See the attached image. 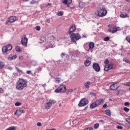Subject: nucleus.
Listing matches in <instances>:
<instances>
[{"label":"nucleus","instance_id":"39448f33","mask_svg":"<svg viewBox=\"0 0 130 130\" xmlns=\"http://www.w3.org/2000/svg\"><path fill=\"white\" fill-rule=\"evenodd\" d=\"M16 20H17V18L16 17V16H10L6 20L5 24L6 25H7V26H10V25H11V23H14V22H15Z\"/></svg>","mask_w":130,"mask_h":130},{"label":"nucleus","instance_id":"774afa93","mask_svg":"<svg viewBox=\"0 0 130 130\" xmlns=\"http://www.w3.org/2000/svg\"><path fill=\"white\" fill-rule=\"evenodd\" d=\"M16 66L19 67V66H20V64H16Z\"/></svg>","mask_w":130,"mask_h":130},{"label":"nucleus","instance_id":"cd10ccee","mask_svg":"<svg viewBox=\"0 0 130 130\" xmlns=\"http://www.w3.org/2000/svg\"><path fill=\"white\" fill-rule=\"evenodd\" d=\"M16 70L17 73H19V74H23V71H22V70H21V69H20V68H19L18 67H16Z\"/></svg>","mask_w":130,"mask_h":130},{"label":"nucleus","instance_id":"7ed1b4c3","mask_svg":"<svg viewBox=\"0 0 130 130\" xmlns=\"http://www.w3.org/2000/svg\"><path fill=\"white\" fill-rule=\"evenodd\" d=\"M70 38L71 41L72 42H75V44H77L76 42L78 41V40H80V39H81V35H80L79 33H73L71 34Z\"/></svg>","mask_w":130,"mask_h":130},{"label":"nucleus","instance_id":"dca6fc26","mask_svg":"<svg viewBox=\"0 0 130 130\" xmlns=\"http://www.w3.org/2000/svg\"><path fill=\"white\" fill-rule=\"evenodd\" d=\"M97 106H98L97 104H96L95 102H94L90 105V108H91V109H94V108H96Z\"/></svg>","mask_w":130,"mask_h":130},{"label":"nucleus","instance_id":"3c124183","mask_svg":"<svg viewBox=\"0 0 130 130\" xmlns=\"http://www.w3.org/2000/svg\"><path fill=\"white\" fill-rule=\"evenodd\" d=\"M60 55H61V57H63V56H64V55H66V53H61Z\"/></svg>","mask_w":130,"mask_h":130},{"label":"nucleus","instance_id":"9b49d317","mask_svg":"<svg viewBox=\"0 0 130 130\" xmlns=\"http://www.w3.org/2000/svg\"><path fill=\"white\" fill-rule=\"evenodd\" d=\"M92 68H93V70H94V71H95V72H96L97 73L100 72V66L98 63H93L92 65Z\"/></svg>","mask_w":130,"mask_h":130},{"label":"nucleus","instance_id":"680f3d73","mask_svg":"<svg viewBox=\"0 0 130 130\" xmlns=\"http://www.w3.org/2000/svg\"><path fill=\"white\" fill-rule=\"evenodd\" d=\"M19 59H23V56H20Z\"/></svg>","mask_w":130,"mask_h":130},{"label":"nucleus","instance_id":"20e7f679","mask_svg":"<svg viewBox=\"0 0 130 130\" xmlns=\"http://www.w3.org/2000/svg\"><path fill=\"white\" fill-rule=\"evenodd\" d=\"M67 91L66 85H60L55 90V93H64Z\"/></svg>","mask_w":130,"mask_h":130},{"label":"nucleus","instance_id":"4468645a","mask_svg":"<svg viewBox=\"0 0 130 130\" xmlns=\"http://www.w3.org/2000/svg\"><path fill=\"white\" fill-rule=\"evenodd\" d=\"M95 102L96 105H98V106H99V105H101V104H102V103L104 102V100L103 99H101L96 100Z\"/></svg>","mask_w":130,"mask_h":130},{"label":"nucleus","instance_id":"7c9ffc66","mask_svg":"<svg viewBox=\"0 0 130 130\" xmlns=\"http://www.w3.org/2000/svg\"><path fill=\"white\" fill-rule=\"evenodd\" d=\"M79 7L80 8H84V7H85V3H84L83 2H80L79 3Z\"/></svg>","mask_w":130,"mask_h":130},{"label":"nucleus","instance_id":"f257e3e1","mask_svg":"<svg viewBox=\"0 0 130 130\" xmlns=\"http://www.w3.org/2000/svg\"><path fill=\"white\" fill-rule=\"evenodd\" d=\"M28 85V81L26 79L23 78H19L18 81L16 82L15 85L16 90L18 91H22L24 90Z\"/></svg>","mask_w":130,"mask_h":130},{"label":"nucleus","instance_id":"69168bd1","mask_svg":"<svg viewBox=\"0 0 130 130\" xmlns=\"http://www.w3.org/2000/svg\"><path fill=\"white\" fill-rule=\"evenodd\" d=\"M8 70H12V68L11 67H8Z\"/></svg>","mask_w":130,"mask_h":130},{"label":"nucleus","instance_id":"5fc2aeb1","mask_svg":"<svg viewBox=\"0 0 130 130\" xmlns=\"http://www.w3.org/2000/svg\"><path fill=\"white\" fill-rule=\"evenodd\" d=\"M125 61L127 63H129L130 64V61L128 60V59H125Z\"/></svg>","mask_w":130,"mask_h":130},{"label":"nucleus","instance_id":"473e14b6","mask_svg":"<svg viewBox=\"0 0 130 130\" xmlns=\"http://www.w3.org/2000/svg\"><path fill=\"white\" fill-rule=\"evenodd\" d=\"M98 127H99V123H95L94 125V128L96 129V128H98Z\"/></svg>","mask_w":130,"mask_h":130},{"label":"nucleus","instance_id":"49530a36","mask_svg":"<svg viewBox=\"0 0 130 130\" xmlns=\"http://www.w3.org/2000/svg\"><path fill=\"white\" fill-rule=\"evenodd\" d=\"M125 121L128 122V123H129L130 124V119L129 118H126Z\"/></svg>","mask_w":130,"mask_h":130},{"label":"nucleus","instance_id":"09e8293b","mask_svg":"<svg viewBox=\"0 0 130 130\" xmlns=\"http://www.w3.org/2000/svg\"><path fill=\"white\" fill-rule=\"evenodd\" d=\"M124 105H125V106H128V105H129V102H125V103H124Z\"/></svg>","mask_w":130,"mask_h":130},{"label":"nucleus","instance_id":"c756f323","mask_svg":"<svg viewBox=\"0 0 130 130\" xmlns=\"http://www.w3.org/2000/svg\"><path fill=\"white\" fill-rule=\"evenodd\" d=\"M4 67H5V63H4V62L0 61V70H1V69H3Z\"/></svg>","mask_w":130,"mask_h":130},{"label":"nucleus","instance_id":"a19ab883","mask_svg":"<svg viewBox=\"0 0 130 130\" xmlns=\"http://www.w3.org/2000/svg\"><path fill=\"white\" fill-rule=\"evenodd\" d=\"M104 63L106 64H107L108 63H109V60L108 59H106L105 61H104Z\"/></svg>","mask_w":130,"mask_h":130},{"label":"nucleus","instance_id":"f03ea898","mask_svg":"<svg viewBox=\"0 0 130 130\" xmlns=\"http://www.w3.org/2000/svg\"><path fill=\"white\" fill-rule=\"evenodd\" d=\"M95 15L98 17H105V16L107 15V10H106V8H105V6H103L100 10L95 13Z\"/></svg>","mask_w":130,"mask_h":130},{"label":"nucleus","instance_id":"a211bd4d","mask_svg":"<svg viewBox=\"0 0 130 130\" xmlns=\"http://www.w3.org/2000/svg\"><path fill=\"white\" fill-rule=\"evenodd\" d=\"M105 114L108 115V116H111V111L110 109H107L105 110Z\"/></svg>","mask_w":130,"mask_h":130},{"label":"nucleus","instance_id":"aec40b11","mask_svg":"<svg viewBox=\"0 0 130 130\" xmlns=\"http://www.w3.org/2000/svg\"><path fill=\"white\" fill-rule=\"evenodd\" d=\"M90 85H91V82L90 81H88L84 83V86L86 89H89Z\"/></svg>","mask_w":130,"mask_h":130},{"label":"nucleus","instance_id":"a18cd8bd","mask_svg":"<svg viewBox=\"0 0 130 130\" xmlns=\"http://www.w3.org/2000/svg\"><path fill=\"white\" fill-rule=\"evenodd\" d=\"M89 95H91V96H96V94L93 92L89 93Z\"/></svg>","mask_w":130,"mask_h":130},{"label":"nucleus","instance_id":"6e6552de","mask_svg":"<svg viewBox=\"0 0 130 130\" xmlns=\"http://www.w3.org/2000/svg\"><path fill=\"white\" fill-rule=\"evenodd\" d=\"M113 69H115V67L113 66V63H109L105 66L104 71L106 72H108V71L113 70Z\"/></svg>","mask_w":130,"mask_h":130},{"label":"nucleus","instance_id":"1a4fd4ad","mask_svg":"<svg viewBox=\"0 0 130 130\" xmlns=\"http://www.w3.org/2000/svg\"><path fill=\"white\" fill-rule=\"evenodd\" d=\"M21 44L25 47H27V44H28V38L26 36H24L21 38Z\"/></svg>","mask_w":130,"mask_h":130},{"label":"nucleus","instance_id":"0eeeda50","mask_svg":"<svg viewBox=\"0 0 130 130\" xmlns=\"http://www.w3.org/2000/svg\"><path fill=\"white\" fill-rule=\"evenodd\" d=\"M89 103V101L86 99H82L79 103L78 106L82 107V106H86Z\"/></svg>","mask_w":130,"mask_h":130},{"label":"nucleus","instance_id":"ea45409f","mask_svg":"<svg viewBox=\"0 0 130 130\" xmlns=\"http://www.w3.org/2000/svg\"><path fill=\"white\" fill-rule=\"evenodd\" d=\"M84 130H93V128L92 127H87L84 129Z\"/></svg>","mask_w":130,"mask_h":130},{"label":"nucleus","instance_id":"412c9836","mask_svg":"<svg viewBox=\"0 0 130 130\" xmlns=\"http://www.w3.org/2000/svg\"><path fill=\"white\" fill-rule=\"evenodd\" d=\"M117 31H119V27H113L112 33H115L116 32H117Z\"/></svg>","mask_w":130,"mask_h":130},{"label":"nucleus","instance_id":"de8ad7c7","mask_svg":"<svg viewBox=\"0 0 130 130\" xmlns=\"http://www.w3.org/2000/svg\"><path fill=\"white\" fill-rule=\"evenodd\" d=\"M45 6L46 7H49V6H51V4H50V3H46V4L45 5Z\"/></svg>","mask_w":130,"mask_h":130},{"label":"nucleus","instance_id":"393cba45","mask_svg":"<svg viewBox=\"0 0 130 130\" xmlns=\"http://www.w3.org/2000/svg\"><path fill=\"white\" fill-rule=\"evenodd\" d=\"M57 16H58V17H62V16H63V12L62 11H59L57 13Z\"/></svg>","mask_w":130,"mask_h":130},{"label":"nucleus","instance_id":"9d476101","mask_svg":"<svg viewBox=\"0 0 130 130\" xmlns=\"http://www.w3.org/2000/svg\"><path fill=\"white\" fill-rule=\"evenodd\" d=\"M54 103H55V101L54 100H49V102L47 103L45 105L46 109H49V108L51 107L52 104H54Z\"/></svg>","mask_w":130,"mask_h":130},{"label":"nucleus","instance_id":"2f4dec72","mask_svg":"<svg viewBox=\"0 0 130 130\" xmlns=\"http://www.w3.org/2000/svg\"><path fill=\"white\" fill-rule=\"evenodd\" d=\"M85 58H86V60H89V61L92 60V58L89 56H86Z\"/></svg>","mask_w":130,"mask_h":130},{"label":"nucleus","instance_id":"603ef678","mask_svg":"<svg viewBox=\"0 0 130 130\" xmlns=\"http://www.w3.org/2000/svg\"><path fill=\"white\" fill-rule=\"evenodd\" d=\"M68 92H69V93H73L74 92V90L70 89L69 90Z\"/></svg>","mask_w":130,"mask_h":130},{"label":"nucleus","instance_id":"f3484780","mask_svg":"<svg viewBox=\"0 0 130 130\" xmlns=\"http://www.w3.org/2000/svg\"><path fill=\"white\" fill-rule=\"evenodd\" d=\"M95 46V44L92 42H90L89 44V49H89H93V48H94Z\"/></svg>","mask_w":130,"mask_h":130},{"label":"nucleus","instance_id":"864d4df0","mask_svg":"<svg viewBox=\"0 0 130 130\" xmlns=\"http://www.w3.org/2000/svg\"><path fill=\"white\" fill-rule=\"evenodd\" d=\"M54 45L53 46H49L48 48H46V49H47V48H53V47H54Z\"/></svg>","mask_w":130,"mask_h":130},{"label":"nucleus","instance_id":"ddd939ff","mask_svg":"<svg viewBox=\"0 0 130 130\" xmlns=\"http://www.w3.org/2000/svg\"><path fill=\"white\" fill-rule=\"evenodd\" d=\"M76 29V25L72 24L71 25V26L70 27L69 31H68L69 34H72V33H73V32H75Z\"/></svg>","mask_w":130,"mask_h":130},{"label":"nucleus","instance_id":"5701e85b","mask_svg":"<svg viewBox=\"0 0 130 130\" xmlns=\"http://www.w3.org/2000/svg\"><path fill=\"white\" fill-rule=\"evenodd\" d=\"M120 18H129V16H128V14H121L120 15Z\"/></svg>","mask_w":130,"mask_h":130},{"label":"nucleus","instance_id":"6ab92c4d","mask_svg":"<svg viewBox=\"0 0 130 130\" xmlns=\"http://www.w3.org/2000/svg\"><path fill=\"white\" fill-rule=\"evenodd\" d=\"M62 3L65 5H70L72 3V0H63Z\"/></svg>","mask_w":130,"mask_h":130},{"label":"nucleus","instance_id":"bb28decb","mask_svg":"<svg viewBox=\"0 0 130 130\" xmlns=\"http://www.w3.org/2000/svg\"><path fill=\"white\" fill-rule=\"evenodd\" d=\"M6 130H16V127L15 126H12L7 128Z\"/></svg>","mask_w":130,"mask_h":130},{"label":"nucleus","instance_id":"13d9d810","mask_svg":"<svg viewBox=\"0 0 130 130\" xmlns=\"http://www.w3.org/2000/svg\"><path fill=\"white\" fill-rule=\"evenodd\" d=\"M77 122H78V120H77L73 121V123H77Z\"/></svg>","mask_w":130,"mask_h":130},{"label":"nucleus","instance_id":"37998d69","mask_svg":"<svg viewBox=\"0 0 130 130\" xmlns=\"http://www.w3.org/2000/svg\"><path fill=\"white\" fill-rule=\"evenodd\" d=\"M4 92V89L2 88H0V93L3 94Z\"/></svg>","mask_w":130,"mask_h":130},{"label":"nucleus","instance_id":"0e129e2a","mask_svg":"<svg viewBox=\"0 0 130 130\" xmlns=\"http://www.w3.org/2000/svg\"><path fill=\"white\" fill-rule=\"evenodd\" d=\"M43 87H45V86H46V84H44L42 85Z\"/></svg>","mask_w":130,"mask_h":130},{"label":"nucleus","instance_id":"4be33fe9","mask_svg":"<svg viewBox=\"0 0 130 130\" xmlns=\"http://www.w3.org/2000/svg\"><path fill=\"white\" fill-rule=\"evenodd\" d=\"M91 64V61H89L88 60H86L84 61V65L85 67H89Z\"/></svg>","mask_w":130,"mask_h":130},{"label":"nucleus","instance_id":"c85d7f7f","mask_svg":"<svg viewBox=\"0 0 130 130\" xmlns=\"http://www.w3.org/2000/svg\"><path fill=\"white\" fill-rule=\"evenodd\" d=\"M15 49L17 52H21V51H22L21 48L19 46L16 47Z\"/></svg>","mask_w":130,"mask_h":130},{"label":"nucleus","instance_id":"4c0bfd02","mask_svg":"<svg viewBox=\"0 0 130 130\" xmlns=\"http://www.w3.org/2000/svg\"><path fill=\"white\" fill-rule=\"evenodd\" d=\"M110 38L109 37H106L104 38V41H109Z\"/></svg>","mask_w":130,"mask_h":130},{"label":"nucleus","instance_id":"e2e57ef3","mask_svg":"<svg viewBox=\"0 0 130 130\" xmlns=\"http://www.w3.org/2000/svg\"><path fill=\"white\" fill-rule=\"evenodd\" d=\"M30 1V0H23V2H28V1Z\"/></svg>","mask_w":130,"mask_h":130},{"label":"nucleus","instance_id":"f8f14e48","mask_svg":"<svg viewBox=\"0 0 130 130\" xmlns=\"http://www.w3.org/2000/svg\"><path fill=\"white\" fill-rule=\"evenodd\" d=\"M119 87V84H118V83H115L113 84H111L110 86V89L112 91H114V90H117Z\"/></svg>","mask_w":130,"mask_h":130},{"label":"nucleus","instance_id":"f704fd0d","mask_svg":"<svg viewBox=\"0 0 130 130\" xmlns=\"http://www.w3.org/2000/svg\"><path fill=\"white\" fill-rule=\"evenodd\" d=\"M123 110L125 112H128V111H129V109L127 108V107H124L123 108Z\"/></svg>","mask_w":130,"mask_h":130},{"label":"nucleus","instance_id":"bf43d9fd","mask_svg":"<svg viewBox=\"0 0 130 130\" xmlns=\"http://www.w3.org/2000/svg\"><path fill=\"white\" fill-rule=\"evenodd\" d=\"M47 23H50V19H47Z\"/></svg>","mask_w":130,"mask_h":130},{"label":"nucleus","instance_id":"c03bdc74","mask_svg":"<svg viewBox=\"0 0 130 130\" xmlns=\"http://www.w3.org/2000/svg\"><path fill=\"white\" fill-rule=\"evenodd\" d=\"M36 2L35 1L32 0L30 2V4H31V5H34V4H36Z\"/></svg>","mask_w":130,"mask_h":130},{"label":"nucleus","instance_id":"6e6d98bb","mask_svg":"<svg viewBox=\"0 0 130 130\" xmlns=\"http://www.w3.org/2000/svg\"><path fill=\"white\" fill-rule=\"evenodd\" d=\"M38 70L39 71L41 72V71H42V68H41V67H39Z\"/></svg>","mask_w":130,"mask_h":130},{"label":"nucleus","instance_id":"8fccbe9b","mask_svg":"<svg viewBox=\"0 0 130 130\" xmlns=\"http://www.w3.org/2000/svg\"><path fill=\"white\" fill-rule=\"evenodd\" d=\"M26 74H27V75H31V71H30V70L27 71Z\"/></svg>","mask_w":130,"mask_h":130},{"label":"nucleus","instance_id":"052dcab7","mask_svg":"<svg viewBox=\"0 0 130 130\" xmlns=\"http://www.w3.org/2000/svg\"><path fill=\"white\" fill-rule=\"evenodd\" d=\"M108 31L109 32H112V30L110 28L108 29Z\"/></svg>","mask_w":130,"mask_h":130},{"label":"nucleus","instance_id":"2eb2a0df","mask_svg":"<svg viewBox=\"0 0 130 130\" xmlns=\"http://www.w3.org/2000/svg\"><path fill=\"white\" fill-rule=\"evenodd\" d=\"M23 113V110L20 109V110H17L15 113V114L17 115V116H20Z\"/></svg>","mask_w":130,"mask_h":130},{"label":"nucleus","instance_id":"338daca9","mask_svg":"<svg viewBox=\"0 0 130 130\" xmlns=\"http://www.w3.org/2000/svg\"><path fill=\"white\" fill-rule=\"evenodd\" d=\"M127 3H130V0H126Z\"/></svg>","mask_w":130,"mask_h":130},{"label":"nucleus","instance_id":"423d86ee","mask_svg":"<svg viewBox=\"0 0 130 130\" xmlns=\"http://www.w3.org/2000/svg\"><path fill=\"white\" fill-rule=\"evenodd\" d=\"M12 49L13 46H12L11 44H9L7 46H4L2 48V52H3V53L8 52V51H9V50H12Z\"/></svg>","mask_w":130,"mask_h":130},{"label":"nucleus","instance_id":"4d7b16f0","mask_svg":"<svg viewBox=\"0 0 130 130\" xmlns=\"http://www.w3.org/2000/svg\"><path fill=\"white\" fill-rule=\"evenodd\" d=\"M103 108L107 107V104H105L103 106Z\"/></svg>","mask_w":130,"mask_h":130},{"label":"nucleus","instance_id":"58836bf2","mask_svg":"<svg viewBox=\"0 0 130 130\" xmlns=\"http://www.w3.org/2000/svg\"><path fill=\"white\" fill-rule=\"evenodd\" d=\"M116 128H117V129H123V127H122V126L118 125L117 126Z\"/></svg>","mask_w":130,"mask_h":130},{"label":"nucleus","instance_id":"72a5a7b5","mask_svg":"<svg viewBox=\"0 0 130 130\" xmlns=\"http://www.w3.org/2000/svg\"><path fill=\"white\" fill-rule=\"evenodd\" d=\"M31 64L32 66H37V62L36 61L32 60L31 61Z\"/></svg>","mask_w":130,"mask_h":130},{"label":"nucleus","instance_id":"c9c22d12","mask_svg":"<svg viewBox=\"0 0 130 130\" xmlns=\"http://www.w3.org/2000/svg\"><path fill=\"white\" fill-rule=\"evenodd\" d=\"M35 29L37 31H40V29H41V28L39 26H36Z\"/></svg>","mask_w":130,"mask_h":130},{"label":"nucleus","instance_id":"b1692460","mask_svg":"<svg viewBox=\"0 0 130 130\" xmlns=\"http://www.w3.org/2000/svg\"><path fill=\"white\" fill-rule=\"evenodd\" d=\"M17 58V55H14L12 57H8V60H14V59H16Z\"/></svg>","mask_w":130,"mask_h":130},{"label":"nucleus","instance_id":"a878e982","mask_svg":"<svg viewBox=\"0 0 130 130\" xmlns=\"http://www.w3.org/2000/svg\"><path fill=\"white\" fill-rule=\"evenodd\" d=\"M60 81H61V79H60V78H55V82L57 84H58L59 83H60Z\"/></svg>","mask_w":130,"mask_h":130},{"label":"nucleus","instance_id":"79ce46f5","mask_svg":"<svg viewBox=\"0 0 130 130\" xmlns=\"http://www.w3.org/2000/svg\"><path fill=\"white\" fill-rule=\"evenodd\" d=\"M21 103L20 102H16L15 103V106H20V105H21Z\"/></svg>","mask_w":130,"mask_h":130},{"label":"nucleus","instance_id":"e433bc0d","mask_svg":"<svg viewBox=\"0 0 130 130\" xmlns=\"http://www.w3.org/2000/svg\"><path fill=\"white\" fill-rule=\"evenodd\" d=\"M37 126H39V127L42 126V123L40 122H38L37 123Z\"/></svg>","mask_w":130,"mask_h":130}]
</instances>
